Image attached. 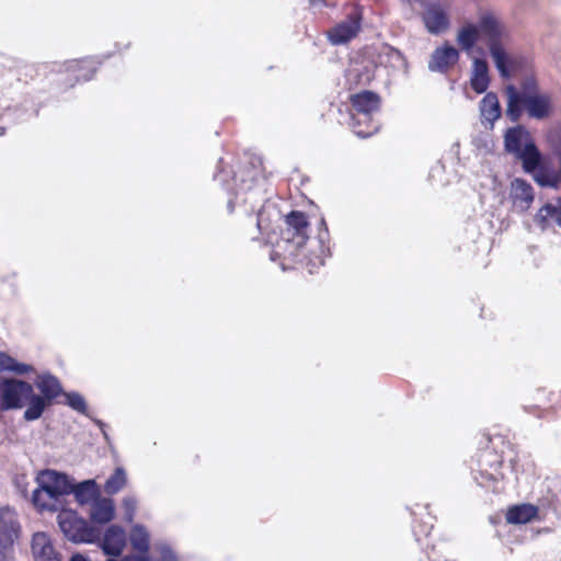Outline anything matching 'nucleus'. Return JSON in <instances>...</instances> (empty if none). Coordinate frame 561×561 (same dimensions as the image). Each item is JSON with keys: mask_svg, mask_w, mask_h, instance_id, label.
Wrapping results in <instances>:
<instances>
[{"mask_svg": "<svg viewBox=\"0 0 561 561\" xmlns=\"http://www.w3.org/2000/svg\"><path fill=\"white\" fill-rule=\"evenodd\" d=\"M503 140L505 152L520 161L524 171H530L539 163L541 151L526 126L517 124L508 127Z\"/></svg>", "mask_w": 561, "mask_h": 561, "instance_id": "f03ea898", "label": "nucleus"}, {"mask_svg": "<svg viewBox=\"0 0 561 561\" xmlns=\"http://www.w3.org/2000/svg\"><path fill=\"white\" fill-rule=\"evenodd\" d=\"M71 490V494L80 506L92 504L101 496L100 486L94 479L77 482L73 478Z\"/></svg>", "mask_w": 561, "mask_h": 561, "instance_id": "f3484780", "label": "nucleus"}, {"mask_svg": "<svg viewBox=\"0 0 561 561\" xmlns=\"http://www.w3.org/2000/svg\"><path fill=\"white\" fill-rule=\"evenodd\" d=\"M363 12L359 7H354L346 19L336 23L329 32L328 39L333 45H343L351 42L360 31Z\"/></svg>", "mask_w": 561, "mask_h": 561, "instance_id": "6e6552de", "label": "nucleus"}, {"mask_svg": "<svg viewBox=\"0 0 561 561\" xmlns=\"http://www.w3.org/2000/svg\"><path fill=\"white\" fill-rule=\"evenodd\" d=\"M311 8L321 9L331 7L327 0H307Z\"/></svg>", "mask_w": 561, "mask_h": 561, "instance_id": "ea45409f", "label": "nucleus"}, {"mask_svg": "<svg viewBox=\"0 0 561 561\" xmlns=\"http://www.w3.org/2000/svg\"><path fill=\"white\" fill-rule=\"evenodd\" d=\"M490 56L493 59L495 68L499 71V75L503 79H511L514 71L518 69V61L513 59L510 54L505 50L502 44L492 45L489 48Z\"/></svg>", "mask_w": 561, "mask_h": 561, "instance_id": "dca6fc26", "label": "nucleus"}, {"mask_svg": "<svg viewBox=\"0 0 561 561\" xmlns=\"http://www.w3.org/2000/svg\"><path fill=\"white\" fill-rule=\"evenodd\" d=\"M553 220L558 227L561 228V196L557 197L556 201L547 202L535 215V222L546 229L549 227V220Z\"/></svg>", "mask_w": 561, "mask_h": 561, "instance_id": "5701e85b", "label": "nucleus"}, {"mask_svg": "<svg viewBox=\"0 0 561 561\" xmlns=\"http://www.w3.org/2000/svg\"><path fill=\"white\" fill-rule=\"evenodd\" d=\"M525 172L531 174L536 183L541 187L558 190L561 186V174L559 170L556 171L546 164V158L542 152L539 163L533 170Z\"/></svg>", "mask_w": 561, "mask_h": 561, "instance_id": "2eb2a0df", "label": "nucleus"}, {"mask_svg": "<svg viewBox=\"0 0 561 561\" xmlns=\"http://www.w3.org/2000/svg\"><path fill=\"white\" fill-rule=\"evenodd\" d=\"M93 421L100 427V430H101V432L103 434L104 439L107 443H110V436H108L107 432L105 431L106 424L103 421L99 420V419H93Z\"/></svg>", "mask_w": 561, "mask_h": 561, "instance_id": "a19ab883", "label": "nucleus"}, {"mask_svg": "<svg viewBox=\"0 0 561 561\" xmlns=\"http://www.w3.org/2000/svg\"><path fill=\"white\" fill-rule=\"evenodd\" d=\"M505 94L507 96L505 115L512 123H517L524 112L529 118L537 121H545L553 113L552 99L548 93L540 91L535 75L524 76L519 82V88L507 84Z\"/></svg>", "mask_w": 561, "mask_h": 561, "instance_id": "f257e3e1", "label": "nucleus"}, {"mask_svg": "<svg viewBox=\"0 0 561 561\" xmlns=\"http://www.w3.org/2000/svg\"><path fill=\"white\" fill-rule=\"evenodd\" d=\"M262 224H263V219H262V213L259 211L257 213V219H256V226L260 230H262Z\"/></svg>", "mask_w": 561, "mask_h": 561, "instance_id": "49530a36", "label": "nucleus"}, {"mask_svg": "<svg viewBox=\"0 0 561 561\" xmlns=\"http://www.w3.org/2000/svg\"><path fill=\"white\" fill-rule=\"evenodd\" d=\"M127 482L126 471L123 467H117L114 472L107 478L104 484V491L110 494H116L121 491Z\"/></svg>", "mask_w": 561, "mask_h": 561, "instance_id": "c756f323", "label": "nucleus"}, {"mask_svg": "<svg viewBox=\"0 0 561 561\" xmlns=\"http://www.w3.org/2000/svg\"><path fill=\"white\" fill-rule=\"evenodd\" d=\"M98 542L105 556L116 559L122 556L126 545L125 530L122 526L111 525Z\"/></svg>", "mask_w": 561, "mask_h": 561, "instance_id": "f8f14e48", "label": "nucleus"}, {"mask_svg": "<svg viewBox=\"0 0 561 561\" xmlns=\"http://www.w3.org/2000/svg\"><path fill=\"white\" fill-rule=\"evenodd\" d=\"M286 224L288 225L287 238H283L284 242L294 243L297 249L302 248L307 240V229L309 226L307 216L300 210H291L286 216Z\"/></svg>", "mask_w": 561, "mask_h": 561, "instance_id": "9d476101", "label": "nucleus"}, {"mask_svg": "<svg viewBox=\"0 0 561 561\" xmlns=\"http://www.w3.org/2000/svg\"><path fill=\"white\" fill-rule=\"evenodd\" d=\"M480 38L483 37L486 41L488 48L493 44H502L503 30L497 19L491 13H483L477 23H474Z\"/></svg>", "mask_w": 561, "mask_h": 561, "instance_id": "4468645a", "label": "nucleus"}, {"mask_svg": "<svg viewBox=\"0 0 561 561\" xmlns=\"http://www.w3.org/2000/svg\"><path fill=\"white\" fill-rule=\"evenodd\" d=\"M18 359L12 357L5 352H0V371H9L12 373L14 368V364Z\"/></svg>", "mask_w": 561, "mask_h": 561, "instance_id": "c9c22d12", "label": "nucleus"}, {"mask_svg": "<svg viewBox=\"0 0 561 561\" xmlns=\"http://www.w3.org/2000/svg\"><path fill=\"white\" fill-rule=\"evenodd\" d=\"M32 383L18 377H0V408L4 411L27 408L31 402Z\"/></svg>", "mask_w": 561, "mask_h": 561, "instance_id": "423d86ee", "label": "nucleus"}, {"mask_svg": "<svg viewBox=\"0 0 561 561\" xmlns=\"http://www.w3.org/2000/svg\"><path fill=\"white\" fill-rule=\"evenodd\" d=\"M129 540L133 549L139 553H149L150 536L144 525L136 524L133 526Z\"/></svg>", "mask_w": 561, "mask_h": 561, "instance_id": "bb28decb", "label": "nucleus"}, {"mask_svg": "<svg viewBox=\"0 0 561 561\" xmlns=\"http://www.w3.org/2000/svg\"><path fill=\"white\" fill-rule=\"evenodd\" d=\"M390 57L396 59V60H399V61H402L404 62V57L402 55V53L399 50V49H396V48H390Z\"/></svg>", "mask_w": 561, "mask_h": 561, "instance_id": "c03bdc74", "label": "nucleus"}, {"mask_svg": "<svg viewBox=\"0 0 561 561\" xmlns=\"http://www.w3.org/2000/svg\"><path fill=\"white\" fill-rule=\"evenodd\" d=\"M31 547L35 561H61L59 552L45 533H35Z\"/></svg>", "mask_w": 561, "mask_h": 561, "instance_id": "a211bd4d", "label": "nucleus"}, {"mask_svg": "<svg viewBox=\"0 0 561 561\" xmlns=\"http://www.w3.org/2000/svg\"><path fill=\"white\" fill-rule=\"evenodd\" d=\"M38 114V108L34 110V115L36 116Z\"/></svg>", "mask_w": 561, "mask_h": 561, "instance_id": "8fccbe9b", "label": "nucleus"}, {"mask_svg": "<svg viewBox=\"0 0 561 561\" xmlns=\"http://www.w3.org/2000/svg\"><path fill=\"white\" fill-rule=\"evenodd\" d=\"M547 140L557 156V152L561 151V125L548 130Z\"/></svg>", "mask_w": 561, "mask_h": 561, "instance_id": "2f4dec72", "label": "nucleus"}, {"mask_svg": "<svg viewBox=\"0 0 561 561\" xmlns=\"http://www.w3.org/2000/svg\"><path fill=\"white\" fill-rule=\"evenodd\" d=\"M318 230L317 241L319 243L320 254L316 255L314 260L309 261L312 267L322 266L324 264V257L330 255V249L328 247L330 232L324 218L320 219Z\"/></svg>", "mask_w": 561, "mask_h": 561, "instance_id": "a878e982", "label": "nucleus"}, {"mask_svg": "<svg viewBox=\"0 0 561 561\" xmlns=\"http://www.w3.org/2000/svg\"><path fill=\"white\" fill-rule=\"evenodd\" d=\"M537 514V506L529 503H523L508 507L505 517L508 524L522 525L531 522Z\"/></svg>", "mask_w": 561, "mask_h": 561, "instance_id": "393cba45", "label": "nucleus"}, {"mask_svg": "<svg viewBox=\"0 0 561 561\" xmlns=\"http://www.w3.org/2000/svg\"><path fill=\"white\" fill-rule=\"evenodd\" d=\"M62 396L65 397L64 404L82 415L89 416L88 404L82 394L77 391H65Z\"/></svg>", "mask_w": 561, "mask_h": 561, "instance_id": "7c9ffc66", "label": "nucleus"}, {"mask_svg": "<svg viewBox=\"0 0 561 561\" xmlns=\"http://www.w3.org/2000/svg\"><path fill=\"white\" fill-rule=\"evenodd\" d=\"M474 480L480 486L488 488L489 482L495 483L497 480L493 473L480 471L478 476H474Z\"/></svg>", "mask_w": 561, "mask_h": 561, "instance_id": "e433bc0d", "label": "nucleus"}, {"mask_svg": "<svg viewBox=\"0 0 561 561\" xmlns=\"http://www.w3.org/2000/svg\"><path fill=\"white\" fill-rule=\"evenodd\" d=\"M479 111L481 115V123L489 124V128L493 129L494 123L502 115V107L496 93L485 92V95L479 102Z\"/></svg>", "mask_w": 561, "mask_h": 561, "instance_id": "6ab92c4d", "label": "nucleus"}, {"mask_svg": "<svg viewBox=\"0 0 561 561\" xmlns=\"http://www.w3.org/2000/svg\"><path fill=\"white\" fill-rule=\"evenodd\" d=\"M66 66L67 71L71 72L75 78L73 82L70 83V87H73L76 82H79L81 80H91L96 71V66L92 57L70 60L66 64Z\"/></svg>", "mask_w": 561, "mask_h": 561, "instance_id": "4be33fe9", "label": "nucleus"}, {"mask_svg": "<svg viewBox=\"0 0 561 561\" xmlns=\"http://www.w3.org/2000/svg\"><path fill=\"white\" fill-rule=\"evenodd\" d=\"M34 371H35V367L33 365L21 363L19 360H16V363L14 364V368L12 370V373L15 374L16 376H24L26 374L34 373Z\"/></svg>", "mask_w": 561, "mask_h": 561, "instance_id": "4c0bfd02", "label": "nucleus"}, {"mask_svg": "<svg viewBox=\"0 0 561 561\" xmlns=\"http://www.w3.org/2000/svg\"><path fill=\"white\" fill-rule=\"evenodd\" d=\"M69 561H91L89 557L81 552H75L71 554Z\"/></svg>", "mask_w": 561, "mask_h": 561, "instance_id": "a18cd8bd", "label": "nucleus"}, {"mask_svg": "<svg viewBox=\"0 0 561 561\" xmlns=\"http://www.w3.org/2000/svg\"><path fill=\"white\" fill-rule=\"evenodd\" d=\"M511 197L516 208L526 211L534 201V188L526 180L515 179L512 182Z\"/></svg>", "mask_w": 561, "mask_h": 561, "instance_id": "412c9836", "label": "nucleus"}, {"mask_svg": "<svg viewBox=\"0 0 561 561\" xmlns=\"http://www.w3.org/2000/svg\"><path fill=\"white\" fill-rule=\"evenodd\" d=\"M227 207H228L229 213H232L234 210V202L232 198L228 199Z\"/></svg>", "mask_w": 561, "mask_h": 561, "instance_id": "de8ad7c7", "label": "nucleus"}, {"mask_svg": "<svg viewBox=\"0 0 561 561\" xmlns=\"http://www.w3.org/2000/svg\"><path fill=\"white\" fill-rule=\"evenodd\" d=\"M36 481L38 486L32 493L33 505L41 511L56 512L58 510L56 504L48 505L42 502L43 493L55 501L70 495L73 477L55 469H44L38 473Z\"/></svg>", "mask_w": 561, "mask_h": 561, "instance_id": "7ed1b4c3", "label": "nucleus"}, {"mask_svg": "<svg viewBox=\"0 0 561 561\" xmlns=\"http://www.w3.org/2000/svg\"><path fill=\"white\" fill-rule=\"evenodd\" d=\"M57 524L62 535L75 543H95L99 530L79 516L75 510H62L57 515Z\"/></svg>", "mask_w": 561, "mask_h": 561, "instance_id": "39448f33", "label": "nucleus"}, {"mask_svg": "<svg viewBox=\"0 0 561 561\" xmlns=\"http://www.w3.org/2000/svg\"><path fill=\"white\" fill-rule=\"evenodd\" d=\"M122 561H150L149 553L127 554Z\"/></svg>", "mask_w": 561, "mask_h": 561, "instance_id": "58836bf2", "label": "nucleus"}, {"mask_svg": "<svg viewBox=\"0 0 561 561\" xmlns=\"http://www.w3.org/2000/svg\"><path fill=\"white\" fill-rule=\"evenodd\" d=\"M489 64L484 58H473L470 87L477 94L485 93L490 85Z\"/></svg>", "mask_w": 561, "mask_h": 561, "instance_id": "aec40b11", "label": "nucleus"}, {"mask_svg": "<svg viewBox=\"0 0 561 561\" xmlns=\"http://www.w3.org/2000/svg\"><path fill=\"white\" fill-rule=\"evenodd\" d=\"M18 359L12 357L5 352H0V371H9L12 373L14 368V364Z\"/></svg>", "mask_w": 561, "mask_h": 561, "instance_id": "f704fd0d", "label": "nucleus"}, {"mask_svg": "<svg viewBox=\"0 0 561 561\" xmlns=\"http://www.w3.org/2000/svg\"><path fill=\"white\" fill-rule=\"evenodd\" d=\"M21 525L15 512L9 507L0 508V561L14 560V545L19 540Z\"/></svg>", "mask_w": 561, "mask_h": 561, "instance_id": "0eeeda50", "label": "nucleus"}, {"mask_svg": "<svg viewBox=\"0 0 561 561\" xmlns=\"http://www.w3.org/2000/svg\"><path fill=\"white\" fill-rule=\"evenodd\" d=\"M219 170L215 173L214 180L219 182L222 187L230 194H237L234 186L237 185L238 175L233 171H226L224 168V159L218 161Z\"/></svg>", "mask_w": 561, "mask_h": 561, "instance_id": "c85d7f7f", "label": "nucleus"}, {"mask_svg": "<svg viewBox=\"0 0 561 561\" xmlns=\"http://www.w3.org/2000/svg\"><path fill=\"white\" fill-rule=\"evenodd\" d=\"M550 504L553 506L554 511H561V495L553 494L550 499Z\"/></svg>", "mask_w": 561, "mask_h": 561, "instance_id": "79ce46f5", "label": "nucleus"}, {"mask_svg": "<svg viewBox=\"0 0 561 561\" xmlns=\"http://www.w3.org/2000/svg\"><path fill=\"white\" fill-rule=\"evenodd\" d=\"M115 517V506L112 499L101 496L92 503L90 518L93 523L105 525Z\"/></svg>", "mask_w": 561, "mask_h": 561, "instance_id": "b1692460", "label": "nucleus"}, {"mask_svg": "<svg viewBox=\"0 0 561 561\" xmlns=\"http://www.w3.org/2000/svg\"><path fill=\"white\" fill-rule=\"evenodd\" d=\"M5 134V128L0 126V136H3Z\"/></svg>", "mask_w": 561, "mask_h": 561, "instance_id": "09e8293b", "label": "nucleus"}, {"mask_svg": "<svg viewBox=\"0 0 561 561\" xmlns=\"http://www.w3.org/2000/svg\"><path fill=\"white\" fill-rule=\"evenodd\" d=\"M35 386L39 393L34 391L32 385L31 402L23 413V419L26 422L39 420L54 401L65 393L59 379L50 373L38 375Z\"/></svg>", "mask_w": 561, "mask_h": 561, "instance_id": "20e7f679", "label": "nucleus"}, {"mask_svg": "<svg viewBox=\"0 0 561 561\" xmlns=\"http://www.w3.org/2000/svg\"><path fill=\"white\" fill-rule=\"evenodd\" d=\"M351 104L356 111V115H352V119H357L359 123V116H362L366 122L370 119L373 113L380 110L381 99L378 93L364 90L351 96Z\"/></svg>", "mask_w": 561, "mask_h": 561, "instance_id": "1a4fd4ad", "label": "nucleus"}, {"mask_svg": "<svg viewBox=\"0 0 561 561\" xmlns=\"http://www.w3.org/2000/svg\"><path fill=\"white\" fill-rule=\"evenodd\" d=\"M376 130H377V128H374L371 130L354 129V133L356 136H358L360 138H367V137L371 136Z\"/></svg>", "mask_w": 561, "mask_h": 561, "instance_id": "37998d69", "label": "nucleus"}, {"mask_svg": "<svg viewBox=\"0 0 561 561\" xmlns=\"http://www.w3.org/2000/svg\"><path fill=\"white\" fill-rule=\"evenodd\" d=\"M422 20L428 33L433 35L445 32L450 25L447 13L438 3H428L423 12Z\"/></svg>", "mask_w": 561, "mask_h": 561, "instance_id": "ddd939ff", "label": "nucleus"}, {"mask_svg": "<svg viewBox=\"0 0 561 561\" xmlns=\"http://www.w3.org/2000/svg\"><path fill=\"white\" fill-rule=\"evenodd\" d=\"M123 508L125 514V519L127 522H131L134 519L136 508H137V500L135 496H125L123 499Z\"/></svg>", "mask_w": 561, "mask_h": 561, "instance_id": "473e14b6", "label": "nucleus"}, {"mask_svg": "<svg viewBox=\"0 0 561 561\" xmlns=\"http://www.w3.org/2000/svg\"><path fill=\"white\" fill-rule=\"evenodd\" d=\"M156 550L161 554V561H179L174 550L165 542L156 545Z\"/></svg>", "mask_w": 561, "mask_h": 561, "instance_id": "72a5a7b5", "label": "nucleus"}, {"mask_svg": "<svg viewBox=\"0 0 561 561\" xmlns=\"http://www.w3.org/2000/svg\"><path fill=\"white\" fill-rule=\"evenodd\" d=\"M459 51L446 42L433 50L427 67L432 72L447 73L459 61Z\"/></svg>", "mask_w": 561, "mask_h": 561, "instance_id": "9b49d317", "label": "nucleus"}, {"mask_svg": "<svg viewBox=\"0 0 561 561\" xmlns=\"http://www.w3.org/2000/svg\"><path fill=\"white\" fill-rule=\"evenodd\" d=\"M479 39L480 35L474 23L465 24L457 35V42L465 51H470Z\"/></svg>", "mask_w": 561, "mask_h": 561, "instance_id": "cd10ccee", "label": "nucleus"}]
</instances>
